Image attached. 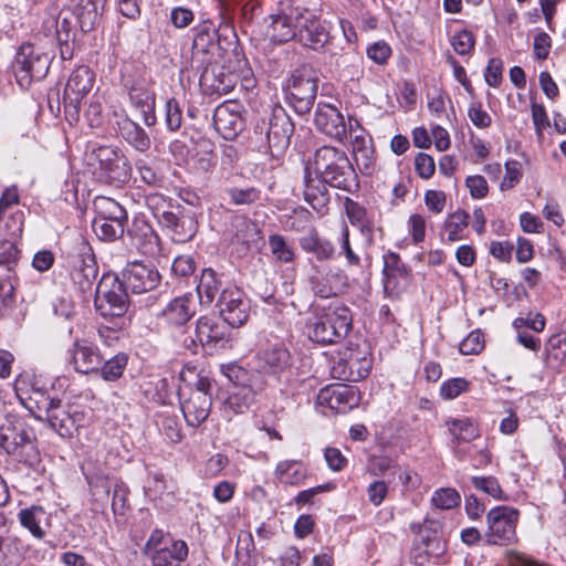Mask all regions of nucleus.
I'll return each instance as SVG.
<instances>
[{"mask_svg": "<svg viewBox=\"0 0 566 566\" xmlns=\"http://www.w3.org/2000/svg\"><path fill=\"white\" fill-rule=\"evenodd\" d=\"M471 483L476 490L495 500H506L497 479L494 476H473Z\"/></svg>", "mask_w": 566, "mask_h": 566, "instance_id": "603ef678", "label": "nucleus"}, {"mask_svg": "<svg viewBox=\"0 0 566 566\" xmlns=\"http://www.w3.org/2000/svg\"><path fill=\"white\" fill-rule=\"evenodd\" d=\"M140 179L148 186L159 187L163 182V177L155 170V168L145 159H138L135 164Z\"/></svg>", "mask_w": 566, "mask_h": 566, "instance_id": "0e129e2a", "label": "nucleus"}, {"mask_svg": "<svg viewBox=\"0 0 566 566\" xmlns=\"http://www.w3.org/2000/svg\"><path fill=\"white\" fill-rule=\"evenodd\" d=\"M252 386L233 387L224 401V413L241 415L247 412L255 401Z\"/></svg>", "mask_w": 566, "mask_h": 566, "instance_id": "c9c22d12", "label": "nucleus"}, {"mask_svg": "<svg viewBox=\"0 0 566 566\" xmlns=\"http://www.w3.org/2000/svg\"><path fill=\"white\" fill-rule=\"evenodd\" d=\"M297 41L314 51L325 52L329 44V32L307 9L296 11Z\"/></svg>", "mask_w": 566, "mask_h": 566, "instance_id": "4468645a", "label": "nucleus"}, {"mask_svg": "<svg viewBox=\"0 0 566 566\" xmlns=\"http://www.w3.org/2000/svg\"><path fill=\"white\" fill-rule=\"evenodd\" d=\"M221 371L233 384V387L252 386L249 371L238 364L222 365Z\"/></svg>", "mask_w": 566, "mask_h": 566, "instance_id": "5fc2aeb1", "label": "nucleus"}, {"mask_svg": "<svg viewBox=\"0 0 566 566\" xmlns=\"http://www.w3.org/2000/svg\"><path fill=\"white\" fill-rule=\"evenodd\" d=\"M66 268L73 286L81 294L92 291L98 270L87 242L81 240L77 243L76 250L66 258Z\"/></svg>", "mask_w": 566, "mask_h": 566, "instance_id": "0eeeda50", "label": "nucleus"}, {"mask_svg": "<svg viewBox=\"0 0 566 566\" xmlns=\"http://www.w3.org/2000/svg\"><path fill=\"white\" fill-rule=\"evenodd\" d=\"M259 371L279 378L292 366L290 352L282 345H273L258 355Z\"/></svg>", "mask_w": 566, "mask_h": 566, "instance_id": "5701e85b", "label": "nucleus"}, {"mask_svg": "<svg viewBox=\"0 0 566 566\" xmlns=\"http://www.w3.org/2000/svg\"><path fill=\"white\" fill-rule=\"evenodd\" d=\"M0 449L29 468L41 460L33 429L13 416L0 417Z\"/></svg>", "mask_w": 566, "mask_h": 566, "instance_id": "f03ea898", "label": "nucleus"}, {"mask_svg": "<svg viewBox=\"0 0 566 566\" xmlns=\"http://www.w3.org/2000/svg\"><path fill=\"white\" fill-rule=\"evenodd\" d=\"M269 247L272 255L280 262L291 263L295 259V252L285 238L281 234H271L269 237Z\"/></svg>", "mask_w": 566, "mask_h": 566, "instance_id": "09e8293b", "label": "nucleus"}, {"mask_svg": "<svg viewBox=\"0 0 566 566\" xmlns=\"http://www.w3.org/2000/svg\"><path fill=\"white\" fill-rule=\"evenodd\" d=\"M298 243L305 253L312 254L319 262L329 261L336 255L334 243L321 237L315 228L310 229L305 235L301 237Z\"/></svg>", "mask_w": 566, "mask_h": 566, "instance_id": "c85d7f7f", "label": "nucleus"}, {"mask_svg": "<svg viewBox=\"0 0 566 566\" xmlns=\"http://www.w3.org/2000/svg\"><path fill=\"white\" fill-rule=\"evenodd\" d=\"M159 224L168 230L170 238L175 242H187L192 239L197 232V221L195 217L186 212L179 206H176Z\"/></svg>", "mask_w": 566, "mask_h": 566, "instance_id": "aec40b11", "label": "nucleus"}, {"mask_svg": "<svg viewBox=\"0 0 566 566\" xmlns=\"http://www.w3.org/2000/svg\"><path fill=\"white\" fill-rule=\"evenodd\" d=\"M120 281L126 290L134 294H142L153 291L158 286L160 274L151 264L132 262L124 268Z\"/></svg>", "mask_w": 566, "mask_h": 566, "instance_id": "f3484780", "label": "nucleus"}, {"mask_svg": "<svg viewBox=\"0 0 566 566\" xmlns=\"http://www.w3.org/2000/svg\"><path fill=\"white\" fill-rule=\"evenodd\" d=\"M546 364L551 367H558L566 358V337L560 334L553 335L546 344Z\"/></svg>", "mask_w": 566, "mask_h": 566, "instance_id": "de8ad7c7", "label": "nucleus"}, {"mask_svg": "<svg viewBox=\"0 0 566 566\" xmlns=\"http://www.w3.org/2000/svg\"><path fill=\"white\" fill-rule=\"evenodd\" d=\"M461 497L455 489L441 488L434 491L431 502L441 510H451L460 504Z\"/></svg>", "mask_w": 566, "mask_h": 566, "instance_id": "864d4df0", "label": "nucleus"}, {"mask_svg": "<svg viewBox=\"0 0 566 566\" xmlns=\"http://www.w3.org/2000/svg\"><path fill=\"white\" fill-rule=\"evenodd\" d=\"M51 56L30 43L22 44L15 56V77L21 87L32 81L44 78L49 72Z\"/></svg>", "mask_w": 566, "mask_h": 566, "instance_id": "6e6552de", "label": "nucleus"}, {"mask_svg": "<svg viewBox=\"0 0 566 566\" xmlns=\"http://www.w3.org/2000/svg\"><path fill=\"white\" fill-rule=\"evenodd\" d=\"M217 306L223 322L231 327H239L249 318V301L244 297L243 292L237 287L222 289Z\"/></svg>", "mask_w": 566, "mask_h": 566, "instance_id": "2eb2a0df", "label": "nucleus"}, {"mask_svg": "<svg viewBox=\"0 0 566 566\" xmlns=\"http://www.w3.org/2000/svg\"><path fill=\"white\" fill-rule=\"evenodd\" d=\"M231 242L249 247L260 239V229L255 222L243 216H235L229 229Z\"/></svg>", "mask_w": 566, "mask_h": 566, "instance_id": "f704fd0d", "label": "nucleus"}, {"mask_svg": "<svg viewBox=\"0 0 566 566\" xmlns=\"http://www.w3.org/2000/svg\"><path fill=\"white\" fill-rule=\"evenodd\" d=\"M220 153L221 169L228 174H232L240 159V153L238 148L231 144H222L220 147Z\"/></svg>", "mask_w": 566, "mask_h": 566, "instance_id": "bf43d9fd", "label": "nucleus"}, {"mask_svg": "<svg viewBox=\"0 0 566 566\" xmlns=\"http://www.w3.org/2000/svg\"><path fill=\"white\" fill-rule=\"evenodd\" d=\"M234 75L218 65L207 64L200 75V85L210 94L226 95L234 87Z\"/></svg>", "mask_w": 566, "mask_h": 566, "instance_id": "a878e982", "label": "nucleus"}, {"mask_svg": "<svg viewBox=\"0 0 566 566\" xmlns=\"http://www.w3.org/2000/svg\"><path fill=\"white\" fill-rule=\"evenodd\" d=\"M416 171L422 179H429L436 171V164L432 156L419 153L415 158Z\"/></svg>", "mask_w": 566, "mask_h": 566, "instance_id": "774afa93", "label": "nucleus"}, {"mask_svg": "<svg viewBox=\"0 0 566 566\" xmlns=\"http://www.w3.org/2000/svg\"><path fill=\"white\" fill-rule=\"evenodd\" d=\"M315 174L328 186L352 191L358 187L356 171L346 153L333 146L316 149L313 158Z\"/></svg>", "mask_w": 566, "mask_h": 566, "instance_id": "7ed1b4c3", "label": "nucleus"}, {"mask_svg": "<svg viewBox=\"0 0 566 566\" xmlns=\"http://www.w3.org/2000/svg\"><path fill=\"white\" fill-rule=\"evenodd\" d=\"M69 354L74 369L82 374L96 373L104 360L98 347L86 340L76 339Z\"/></svg>", "mask_w": 566, "mask_h": 566, "instance_id": "4be33fe9", "label": "nucleus"}, {"mask_svg": "<svg viewBox=\"0 0 566 566\" xmlns=\"http://www.w3.org/2000/svg\"><path fill=\"white\" fill-rule=\"evenodd\" d=\"M128 357L124 353H119L98 367L101 377L106 381H115L119 379L126 368Z\"/></svg>", "mask_w": 566, "mask_h": 566, "instance_id": "49530a36", "label": "nucleus"}, {"mask_svg": "<svg viewBox=\"0 0 566 566\" xmlns=\"http://www.w3.org/2000/svg\"><path fill=\"white\" fill-rule=\"evenodd\" d=\"M165 122L170 132H176L181 127L182 111L176 98H169L165 105Z\"/></svg>", "mask_w": 566, "mask_h": 566, "instance_id": "6e6d98bb", "label": "nucleus"}, {"mask_svg": "<svg viewBox=\"0 0 566 566\" xmlns=\"http://www.w3.org/2000/svg\"><path fill=\"white\" fill-rule=\"evenodd\" d=\"M518 511L509 506H496L486 515L485 539L491 545H506L515 539Z\"/></svg>", "mask_w": 566, "mask_h": 566, "instance_id": "9d476101", "label": "nucleus"}, {"mask_svg": "<svg viewBox=\"0 0 566 566\" xmlns=\"http://www.w3.org/2000/svg\"><path fill=\"white\" fill-rule=\"evenodd\" d=\"M474 36L468 30H462L455 33L451 39V45L453 46L454 51L460 55L471 53V51L474 48Z\"/></svg>", "mask_w": 566, "mask_h": 566, "instance_id": "338daca9", "label": "nucleus"}, {"mask_svg": "<svg viewBox=\"0 0 566 566\" xmlns=\"http://www.w3.org/2000/svg\"><path fill=\"white\" fill-rule=\"evenodd\" d=\"M127 221H107L103 219H93L92 228L103 241H114L124 233Z\"/></svg>", "mask_w": 566, "mask_h": 566, "instance_id": "c03bdc74", "label": "nucleus"}, {"mask_svg": "<svg viewBox=\"0 0 566 566\" xmlns=\"http://www.w3.org/2000/svg\"><path fill=\"white\" fill-rule=\"evenodd\" d=\"M92 165H96L99 178L107 184L123 185L129 180L132 168L127 157L117 146L104 145L93 148Z\"/></svg>", "mask_w": 566, "mask_h": 566, "instance_id": "423d86ee", "label": "nucleus"}, {"mask_svg": "<svg viewBox=\"0 0 566 566\" xmlns=\"http://www.w3.org/2000/svg\"><path fill=\"white\" fill-rule=\"evenodd\" d=\"M470 216L464 210H457L450 213L443 222V234L450 242L459 241L465 238L464 232L469 226Z\"/></svg>", "mask_w": 566, "mask_h": 566, "instance_id": "ea45409f", "label": "nucleus"}, {"mask_svg": "<svg viewBox=\"0 0 566 566\" xmlns=\"http://www.w3.org/2000/svg\"><path fill=\"white\" fill-rule=\"evenodd\" d=\"M75 14L81 30L88 32L98 23L105 0H73Z\"/></svg>", "mask_w": 566, "mask_h": 566, "instance_id": "2f4dec72", "label": "nucleus"}, {"mask_svg": "<svg viewBox=\"0 0 566 566\" xmlns=\"http://www.w3.org/2000/svg\"><path fill=\"white\" fill-rule=\"evenodd\" d=\"M260 133L265 132L269 147L273 155H280L287 149L294 132V124L284 108L275 107L265 126H256Z\"/></svg>", "mask_w": 566, "mask_h": 566, "instance_id": "f8f14e48", "label": "nucleus"}, {"mask_svg": "<svg viewBox=\"0 0 566 566\" xmlns=\"http://www.w3.org/2000/svg\"><path fill=\"white\" fill-rule=\"evenodd\" d=\"M274 476L284 485L298 486L306 481L308 470L297 460H283L276 464Z\"/></svg>", "mask_w": 566, "mask_h": 566, "instance_id": "72a5a7b5", "label": "nucleus"}, {"mask_svg": "<svg viewBox=\"0 0 566 566\" xmlns=\"http://www.w3.org/2000/svg\"><path fill=\"white\" fill-rule=\"evenodd\" d=\"M484 347L483 335L480 331L471 332L459 345V350L463 355H476Z\"/></svg>", "mask_w": 566, "mask_h": 566, "instance_id": "e2e57ef3", "label": "nucleus"}, {"mask_svg": "<svg viewBox=\"0 0 566 566\" xmlns=\"http://www.w3.org/2000/svg\"><path fill=\"white\" fill-rule=\"evenodd\" d=\"M196 314L192 295H181L171 300L161 312V317L172 326L186 324Z\"/></svg>", "mask_w": 566, "mask_h": 566, "instance_id": "cd10ccee", "label": "nucleus"}, {"mask_svg": "<svg viewBox=\"0 0 566 566\" xmlns=\"http://www.w3.org/2000/svg\"><path fill=\"white\" fill-rule=\"evenodd\" d=\"M522 178V165L517 160L505 163V176L500 185L502 191L514 188Z\"/></svg>", "mask_w": 566, "mask_h": 566, "instance_id": "052dcab7", "label": "nucleus"}, {"mask_svg": "<svg viewBox=\"0 0 566 566\" xmlns=\"http://www.w3.org/2000/svg\"><path fill=\"white\" fill-rule=\"evenodd\" d=\"M93 208L95 211L94 219H103L107 221H127L126 210L117 201L109 197H96L93 202Z\"/></svg>", "mask_w": 566, "mask_h": 566, "instance_id": "58836bf2", "label": "nucleus"}, {"mask_svg": "<svg viewBox=\"0 0 566 566\" xmlns=\"http://www.w3.org/2000/svg\"><path fill=\"white\" fill-rule=\"evenodd\" d=\"M370 369V363L364 358L359 361L358 358L350 357L347 360L338 361L333 367L334 373L342 370L338 374L339 379L356 381L357 379L365 378Z\"/></svg>", "mask_w": 566, "mask_h": 566, "instance_id": "a19ab883", "label": "nucleus"}, {"mask_svg": "<svg viewBox=\"0 0 566 566\" xmlns=\"http://www.w3.org/2000/svg\"><path fill=\"white\" fill-rule=\"evenodd\" d=\"M469 386L470 382L464 378H451L441 385L440 395L442 398L451 400L468 391Z\"/></svg>", "mask_w": 566, "mask_h": 566, "instance_id": "4d7b16f0", "label": "nucleus"}, {"mask_svg": "<svg viewBox=\"0 0 566 566\" xmlns=\"http://www.w3.org/2000/svg\"><path fill=\"white\" fill-rule=\"evenodd\" d=\"M227 193L230 197L231 202L237 206L252 205L260 199V190L254 187L245 189L233 187L228 189Z\"/></svg>", "mask_w": 566, "mask_h": 566, "instance_id": "13d9d810", "label": "nucleus"}, {"mask_svg": "<svg viewBox=\"0 0 566 566\" xmlns=\"http://www.w3.org/2000/svg\"><path fill=\"white\" fill-rule=\"evenodd\" d=\"M221 289L222 282L217 272L212 269H205L201 273L199 284L197 285L200 303L205 306L212 304L217 295L221 293Z\"/></svg>", "mask_w": 566, "mask_h": 566, "instance_id": "e433bc0d", "label": "nucleus"}, {"mask_svg": "<svg viewBox=\"0 0 566 566\" xmlns=\"http://www.w3.org/2000/svg\"><path fill=\"white\" fill-rule=\"evenodd\" d=\"M304 200L317 212L323 213L329 202L327 182L317 175H312L305 169L304 175Z\"/></svg>", "mask_w": 566, "mask_h": 566, "instance_id": "7c9ffc66", "label": "nucleus"}, {"mask_svg": "<svg viewBox=\"0 0 566 566\" xmlns=\"http://www.w3.org/2000/svg\"><path fill=\"white\" fill-rule=\"evenodd\" d=\"M353 326L350 310L343 304H331L316 312L308 322V336L319 344H335L345 338Z\"/></svg>", "mask_w": 566, "mask_h": 566, "instance_id": "20e7f679", "label": "nucleus"}, {"mask_svg": "<svg viewBox=\"0 0 566 566\" xmlns=\"http://www.w3.org/2000/svg\"><path fill=\"white\" fill-rule=\"evenodd\" d=\"M446 426L458 443L470 442L479 436L478 427L470 418L448 419Z\"/></svg>", "mask_w": 566, "mask_h": 566, "instance_id": "79ce46f5", "label": "nucleus"}, {"mask_svg": "<svg viewBox=\"0 0 566 566\" xmlns=\"http://www.w3.org/2000/svg\"><path fill=\"white\" fill-rule=\"evenodd\" d=\"M44 516L45 512L40 506L24 509L19 513V520L22 526L28 528L30 533L36 538H42L44 536V531L40 526L41 522L44 520Z\"/></svg>", "mask_w": 566, "mask_h": 566, "instance_id": "a18cd8bd", "label": "nucleus"}, {"mask_svg": "<svg viewBox=\"0 0 566 566\" xmlns=\"http://www.w3.org/2000/svg\"><path fill=\"white\" fill-rule=\"evenodd\" d=\"M346 213L350 223L358 227L363 234H371L374 224L365 207L353 200H347Z\"/></svg>", "mask_w": 566, "mask_h": 566, "instance_id": "37998d69", "label": "nucleus"}, {"mask_svg": "<svg viewBox=\"0 0 566 566\" xmlns=\"http://www.w3.org/2000/svg\"><path fill=\"white\" fill-rule=\"evenodd\" d=\"M109 124L136 150L145 153L150 148L151 140L148 134L132 120L123 108L112 109Z\"/></svg>", "mask_w": 566, "mask_h": 566, "instance_id": "a211bd4d", "label": "nucleus"}, {"mask_svg": "<svg viewBox=\"0 0 566 566\" xmlns=\"http://www.w3.org/2000/svg\"><path fill=\"white\" fill-rule=\"evenodd\" d=\"M94 80V73L87 66H80L70 75L63 94L65 114L70 122L78 119L81 103L91 92Z\"/></svg>", "mask_w": 566, "mask_h": 566, "instance_id": "9b49d317", "label": "nucleus"}, {"mask_svg": "<svg viewBox=\"0 0 566 566\" xmlns=\"http://www.w3.org/2000/svg\"><path fill=\"white\" fill-rule=\"evenodd\" d=\"M218 39V32L213 27L201 25L197 29L193 42H192V55H203L202 63L210 64L211 56L214 55V51L218 50L216 43Z\"/></svg>", "mask_w": 566, "mask_h": 566, "instance_id": "473e14b6", "label": "nucleus"}, {"mask_svg": "<svg viewBox=\"0 0 566 566\" xmlns=\"http://www.w3.org/2000/svg\"><path fill=\"white\" fill-rule=\"evenodd\" d=\"M337 243L339 247L338 252L336 254L338 256H344L346 260V264L348 266H358L360 265V258L353 250L350 239H349V229L346 223L342 224L339 235L337 237Z\"/></svg>", "mask_w": 566, "mask_h": 566, "instance_id": "8fccbe9b", "label": "nucleus"}, {"mask_svg": "<svg viewBox=\"0 0 566 566\" xmlns=\"http://www.w3.org/2000/svg\"><path fill=\"white\" fill-rule=\"evenodd\" d=\"M313 270L310 284L315 295L328 298L343 293L347 287L348 277L342 269L315 265Z\"/></svg>", "mask_w": 566, "mask_h": 566, "instance_id": "dca6fc26", "label": "nucleus"}, {"mask_svg": "<svg viewBox=\"0 0 566 566\" xmlns=\"http://www.w3.org/2000/svg\"><path fill=\"white\" fill-rule=\"evenodd\" d=\"M213 125L224 139H234L244 128L240 105L235 102L220 104L213 113Z\"/></svg>", "mask_w": 566, "mask_h": 566, "instance_id": "6ab92c4d", "label": "nucleus"}, {"mask_svg": "<svg viewBox=\"0 0 566 566\" xmlns=\"http://www.w3.org/2000/svg\"><path fill=\"white\" fill-rule=\"evenodd\" d=\"M318 80L308 67L296 70L287 85V97L298 114H306L313 107L318 90Z\"/></svg>", "mask_w": 566, "mask_h": 566, "instance_id": "1a4fd4ad", "label": "nucleus"}, {"mask_svg": "<svg viewBox=\"0 0 566 566\" xmlns=\"http://www.w3.org/2000/svg\"><path fill=\"white\" fill-rule=\"evenodd\" d=\"M20 403L38 420L48 424L61 437H70L77 429L82 416L73 406L63 405L53 386L33 382L24 391L19 385L15 387Z\"/></svg>", "mask_w": 566, "mask_h": 566, "instance_id": "f257e3e1", "label": "nucleus"}, {"mask_svg": "<svg viewBox=\"0 0 566 566\" xmlns=\"http://www.w3.org/2000/svg\"><path fill=\"white\" fill-rule=\"evenodd\" d=\"M314 123L319 132L334 139L343 140L346 137L347 128L344 116L332 104H317Z\"/></svg>", "mask_w": 566, "mask_h": 566, "instance_id": "412c9836", "label": "nucleus"}, {"mask_svg": "<svg viewBox=\"0 0 566 566\" xmlns=\"http://www.w3.org/2000/svg\"><path fill=\"white\" fill-rule=\"evenodd\" d=\"M132 106L137 109L146 126L151 127L156 124L155 114V94L145 85H133L128 92Z\"/></svg>", "mask_w": 566, "mask_h": 566, "instance_id": "c756f323", "label": "nucleus"}, {"mask_svg": "<svg viewBox=\"0 0 566 566\" xmlns=\"http://www.w3.org/2000/svg\"><path fill=\"white\" fill-rule=\"evenodd\" d=\"M228 327L212 316H201L196 323V339L205 347H216L226 339Z\"/></svg>", "mask_w": 566, "mask_h": 566, "instance_id": "bb28decb", "label": "nucleus"}, {"mask_svg": "<svg viewBox=\"0 0 566 566\" xmlns=\"http://www.w3.org/2000/svg\"><path fill=\"white\" fill-rule=\"evenodd\" d=\"M137 232H140L145 240L139 243V249L144 254H155L159 250V237L155 233L150 226L143 223L138 227Z\"/></svg>", "mask_w": 566, "mask_h": 566, "instance_id": "680f3d73", "label": "nucleus"}, {"mask_svg": "<svg viewBox=\"0 0 566 566\" xmlns=\"http://www.w3.org/2000/svg\"><path fill=\"white\" fill-rule=\"evenodd\" d=\"M513 327L516 331L523 328H531L534 332H543L546 325V319L541 313H530L526 317H517L513 321Z\"/></svg>", "mask_w": 566, "mask_h": 566, "instance_id": "69168bd1", "label": "nucleus"}, {"mask_svg": "<svg viewBox=\"0 0 566 566\" xmlns=\"http://www.w3.org/2000/svg\"><path fill=\"white\" fill-rule=\"evenodd\" d=\"M296 11L292 9L290 13L279 12L270 15V24L266 28V35L274 43H285L296 38L298 27H296Z\"/></svg>", "mask_w": 566, "mask_h": 566, "instance_id": "393cba45", "label": "nucleus"}, {"mask_svg": "<svg viewBox=\"0 0 566 566\" xmlns=\"http://www.w3.org/2000/svg\"><path fill=\"white\" fill-rule=\"evenodd\" d=\"M385 287H397L401 282H407L409 272L397 253L389 252L384 256Z\"/></svg>", "mask_w": 566, "mask_h": 566, "instance_id": "4c0bfd02", "label": "nucleus"}, {"mask_svg": "<svg viewBox=\"0 0 566 566\" xmlns=\"http://www.w3.org/2000/svg\"><path fill=\"white\" fill-rule=\"evenodd\" d=\"M94 304L96 312L104 318H122L129 306L123 282L117 276L103 275L96 287Z\"/></svg>", "mask_w": 566, "mask_h": 566, "instance_id": "39448f33", "label": "nucleus"}, {"mask_svg": "<svg viewBox=\"0 0 566 566\" xmlns=\"http://www.w3.org/2000/svg\"><path fill=\"white\" fill-rule=\"evenodd\" d=\"M185 420L190 427H199L210 415L212 399L210 394L190 391L188 398L180 401Z\"/></svg>", "mask_w": 566, "mask_h": 566, "instance_id": "b1692460", "label": "nucleus"}, {"mask_svg": "<svg viewBox=\"0 0 566 566\" xmlns=\"http://www.w3.org/2000/svg\"><path fill=\"white\" fill-rule=\"evenodd\" d=\"M360 392L356 386L332 384L322 388L316 397V403L336 413H346L357 407Z\"/></svg>", "mask_w": 566, "mask_h": 566, "instance_id": "ddd939ff", "label": "nucleus"}, {"mask_svg": "<svg viewBox=\"0 0 566 566\" xmlns=\"http://www.w3.org/2000/svg\"><path fill=\"white\" fill-rule=\"evenodd\" d=\"M146 206L153 212L158 222L175 209V206L171 203V199L159 192H151L147 195Z\"/></svg>", "mask_w": 566, "mask_h": 566, "instance_id": "3c124183", "label": "nucleus"}]
</instances>
